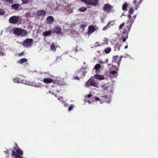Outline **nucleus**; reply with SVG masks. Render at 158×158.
I'll list each match as a JSON object with an SVG mask.
<instances>
[{
    "label": "nucleus",
    "mask_w": 158,
    "mask_h": 158,
    "mask_svg": "<svg viewBox=\"0 0 158 158\" xmlns=\"http://www.w3.org/2000/svg\"><path fill=\"white\" fill-rule=\"evenodd\" d=\"M94 78L96 79L102 80L104 79V77L103 75H101L98 74H96L94 75Z\"/></svg>",
    "instance_id": "18"
},
{
    "label": "nucleus",
    "mask_w": 158,
    "mask_h": 158,
    "mask_svg": "<svg viewBox=\"0 0 158 158\" xmlns=\"http://www.w3.org/2000/svg\"><path fill=\"white\" fill-rule=\"evenodd\" d=\"M57 84L60 86H61L63 85V83L62 81H57Z\"/></svg>",
    "instance_id": "37"
},
{
    "label": "nucleus",
    "mask_w": 158,
    "mask_h": 158,
    "mask_svg": "<svg viewBox=\"0 0 158 158\" xmlns=\"http://www.w3.org/2000/svg\"><path fill=\"white\" fill-rule=\"evenodd\" d=\"M73 108V105H71V106L69 108L68 110L69 111H70L72 110Z\"/></svg>",
    "instance_id": "38"
},
{
    "label": "nucleus",
    "mask_w": 158,
    "mask_h": 158,
    "mask_svg": "<svg viewBox=\"0 0 158 158\" xmlns=\"http://www.w3.org/2000/svg\"><path fill=\"white\" fill-rule=\"evenodd\" d=\"M125 25V23L123 22L122 23L119 27V29L120 30L122 29L123 27Z\"/></svg>",
    "instance_id": "34"
},
{
    "label": "nucleus",
    "mask_w": 158,
    "mask_h": 158,
    "mask_svg": "<svg viewBox=\"0 0 158 158\" xmlns=\"http://www.w3.org/2000/svg\"><path fill=\"white\" fill-rule=\"evenodd\" d=\"M109 27L108 26V25H107L106 26H105L102 29L103 30H105L109 28Z\"/></svg>",
    "instance_id": "40"
},
{
    "label": "nucleus",
    "mask_w": 158,
    "mask_h": 158,
    "mask_svg": "<svg viewBox=\"0 0 158 158\" xmlns=\"http://www.w3.org/2000/svg\"><path fill=\"white\" fill-rule=\"evenodd\" d=\"M107 66L109 67H110V68L111 67L110 66H112V67H113V69H114V66H112V63L111 64H107Z\"/></svg>",
    "instance_id": "42"
},
{
    "label": "nucleus",
    "mask_w": 158,
    "mask_h": 158,
    "mask_svg": "<svg viewBox=\"0 0 158 158\" xmlns=\"http://www.w3.org/2000/svg\"><path fill=\"white\" fill-rule=\"evenodd\" d=\"M128 7V4L127 3H124L122 9L124 10L127 11V7Z\"/></svg>",
    "instance_id": "25"
},
{
    "label": "nucleus",
    "mask_w": 158,
    "mask_h": 158,
    "mask_svg": "<svg viewBox=\"0 0 158 158\" xmlns=\"http://www.w3.org/2000/svg\"><path fill=\"white\" fill-rule=\"evenodd\" d=\"M23 54H24L23 52H22L20 53L19 54V56H22V55H23Z\"/></svg>",
    "instance_id": "47"
},
{
    "label": "nucleus",
    "mask_w": 158,
    "mask_h": 158,
    "mask_svg": "<svg viewBox=\"0 0 158 158\" xmlns=\"http://www.w3.org/2000/svg\"><path fill=\"white\" fill-rule=\"evenodd\" d=\"M33 42L32 39H27L23 42L22 45L25 47L29 48L32 46Z\"/></svg>",
    "instance_id": "6"
},
{
    "label": "nucleus",
    "mask_w": 158,
    "mask_h": 158,
    "mask_svg": "<svg viewBox=\"0 0 158 158\" xmlns=\"http://www.w3.org/2000/svg\"><path fill=\"white\" fill-rule=\"evenodd\" d=\"M101 65L99 64H96L94 66V69L96 70V73H99L98 69L101 68Z\"/></svg>",
    "instance_id": "22"
},
{
    "label": "nucleus",
    "mask_w": 158,
    "mask_h": 158,
    "mask_svg": "<svg viewBox=\"0 0 158 158\" xmlns=\"http://www.w3.org/2000/svg\"><path fill=\"white\" fill-rule=\"evenodd\" d=\"M121 46V44L120 43H117L114 46V50L119 51L120 50V47Z\"/></svg>",
    "instance_id": "23"
},
{
    "label": "nucleus",
    "mask_w": 158,
    "mask_h": 158,
    "mask_svg": "<svg viewBox=\"0 0 158 158\" xmlns=\"http://www.w3.org/2000/svg\"><path fill=\"white\" fill-rule=\"evenodd\" d=\"M85 71H82L81 70H78L76 72V75L78 76L80 78L84 77L85 75Z\"/></svg>",
    "instance_id": "16"
},
{
    "label": "nucleus",
    "mask_w": 158,
    "mask_h": 158,
    "mask_svg": "<svg viewBox=\"0 0 158 158\" xmlns=\"http://www.w3.org/2000/svg\"><path fill=\"white\" fill-rule=\"evenodd\" d=\"M46 14V11L44 10H39L37 11L35 14L36 17L38 18L40 17H43Z\"/></svg>",
    "instance_id": "9"
},
{
    "label": "nucleus",
    "mask_w": 158,
    "mask_h": 158,
    "mask_svg": "<svg viewBox=\"0 0 158 158\" xmlns=\"http://www.w3.org/2000/svg\"><path fill=\"white\" fill-rule=\"evenodd\" d=\"M123 57V56H119L117 55L114 56L113 57L112 64V66L114 67V69H115L117 70H118V67L120 65L122 58Z\"/></svg>",
    "instance_id": "2"
},
{
    "label": "nucleus",
    "mask_w": 158,
    "mask_h": 158,
    "mask_svg": "<svg viewBox=\"0 0 158 158\" xmlns=\"http://www.w3.org/2000/svg\"><path fill=\"white\" fill-rule=\"evenodd\" d=\"M103 10L107 13L110 12L111 11V7L109 4H105L103 7Z\"/></svg>",
    "instance_id": "11"
},
{
    "label": "nucleus",
    "mask_w": 158,
    "mask_h": 158,
    "mask_svg": "<svg viewBox=\"0 0 158 158\" xmlns=\"http://www.w3.org/2000/svg\"><path fill=\"white\" fill-rule=\"evenodd\" d=\"M5 13V11L2 9H0V15H4Z\"/></svg>",
    "instance_id": "33"
},
{
    "label": "nucleus",
    "mask_w": 158,
    "mask_h": 158,
    "mask_svg": "<svg viewBox=\"0 0 158 158\" xmlns=\"http://www.w3.org/2000/svg\"><path fill=\"white\" fill-rule=\"evenodd\" d=\"M86 25L84 24H81L80 25V27L81 29L84 28L86 27Z\"/></svg>",
    "instance_id": "41"
},
{
    "label": "nucleus",
    "mask_w": 158,
    "mask_h": 158,
    "mask_svg": "<svg viewBox=\"0 0 158 158\" xmlns=\"http://www.w3.org/2000/svg\"><path fill=\"white\" fill-rule=\"evenodd\" d=\"M4 2H8L9 3L13 4L14 2L13 0H2Z\"/></svg>",
    "instance_id": "31"
},
{
    "label": "nucleus",
    "mask_w": 158,
    "mask_h": 158,
    "mask_svg": "<svg viewBox=\"0 0 158 158\" xmlns=\"http://www.w3.org/2000/svg\"><path fill=\"white\" fill-rule=\"evenodd\" d=\"M49 92L50 94H52L53 95L54 94V92L53 91H49Z\"/></svg>",
    "instance_id": "48"
},
{
    "label": "nucleus",
    "mask_w": 158,
    "mask_h": 158,
    "mask_svg": "<svg viewBox=\"0 0 158 158\" xmlns=\"http://www.w3.org/2000/svg\"><path fill=\"white\" fill-rule=\"evenodd\" d=\"M20 6V5L18 3H15L11 5L10 9L17 11L19 10V8Z\"/></svg>",
    "instance_id": "12"
},
{
    "label": "nucleus",
    "mask_w": 158,
    "mask_h": 158,
    "mask_svg": "<svg viewBox=\"0 0 158 158\" xmlns=\"http://www.w3.org/2000/svg\"><path fill=\"white\" fill-rule=\"evenodd\" d=\"M87 9V8L86 7H82L79 9V10L81 12H84Z\"/></svg>",
    "instance_id": "30"
},
{
    "label": "nucleus",
    "mask_w": 158,
    "mask_h": 158,
    "mask_svg": "<svg viewBox=\"0 0 158 158\" xmlns=\"http://www.w3.org/2000/svg\"><path fill=\"white\" fill-rule=\"evenodd\" d=\"M134 11V9L132 7H131L128 10L129 14L127 15L128 19L127 21L126 25L124 28L122 36L123 42H125L127 38L129 32L131 30V28L134 22V20L131 18V15L133 14Z\"/></svg>",
    "instance_id": "1"
},
{
    "label": "nucleus",
    "mask_w": 158,
    "mask_h": 158,
    "mask_svg": "<svg viewBox=\"0 0 158 158\" xmlns=\"http://www.w3.org/2000/svg\"><path fill=\"white\" fill-rule=\"evenodd\" d=\"M113 21H110L109 22V23L107 24V25H108V26L110 27L111 26H112L113 24L111 23H113Z\"/></svg>",
    "instance_id": "39"
},
{
    "label": "nucleus",
    "mask_w": 158,
    "mask_h": 158,
    "mask_svg": "<svg viewBox=\"0 0 158 158\" xmlns=\"http://www.w3.org/2000/svg\"><path fill=\"white\" fill-rule=\"evenodd\" d=\"M54 21V18L52 16H48L46 18V23L49 24H52Z\"/></svg>",
    "instance_id": "13"
},
{
    "label": "nucleus",
    "mask_w": 158,
    "mask_h": 158,
    "mask_svg": "<svg viewBox=\"0 0 158 158\" xmlns=\"http://www.w3.org/2000/svg\"><path fill=\"white\" fill-rule=\"evenodd\" d=\"M27 59L26 58H22L21 59H20L19 61V62L20 64H23V63H24V62H26L27 61Z\"/></svg>",
    "instance_id": "28"
},
{
    "label": "nucleus",
    "mask_w": 158,
    "mask_h": 158,
    "mask_svg": "<svg viewBox=\"0 0 158 158\" xmlns=\"http://www.w3.org/2000/svg\"><path fill=\"white\" fill-rule=\"evenodd\" d=\"M101 45L100 44H99L98 42H96L94 44V46H100Z\"/></svg>",
    "instance_id": "43"
},
{
    "label": "nucleus",
    "mask_w": 158,
    "mask_h": 158,
    "mask_svg": "<svg viewBox=\"0 0 158 158\" xmlns=\"http://www.w3.org/2000/svg\"><path fill=\"white\" fill-rule=\"evenodd\" d=\"M117 73V72L116 70H110L109 73V74L110 76H112V77H116L117 75L116 73Z\"/></svg>",
    "instance_id": "20"
},
{
    "label": "nucleus",
    "mask_w": 158,
    "mask_h": 158,
    "mask_svg": "<svg viewBox=\"0 0 158 158\" xmlns=\"http://www.w3.org/2000/svg\"><path fill=\"white\" fill-rule=\"evenodd\" d=\"M51 48L52 50L56 51V48H55V44L54 43H52L51 45Z\"/></svg>",
    "instance_id": "32"
},
{
    "label": "nucleus",
    "mask_w": 158,
    "mask_h": 158,
    "mask_svg": "<svg viewBox=\"0 0 158 158\" xmlns=\"http://www.w3.org/2000/svg\"><path fill=\"white\" fill-rule=\"evenodd\" d=\"M143 0H134V4L135 5V8L136 10L138 9L139 6L141 2Z\"/></svg>",
    "instance_id": "17"
},
{
    "label": "nucleus",
    "mask_w": 158,
    "mask_h": 158,
    "mask_svg": "<svg viewBox=\"0 0 158 158\" xmlns=\"http://www.w3.org/2000/svg\"><path fill=\"white\" fill-rule=\"evenodd\" d=\"M88 28L89 30L87 32V34L89 35H90L95 31V27L92 25H90Z\"/></svg>",
    "instance_id": "15"
},
{
    "label": "nucleus",
    "mask_w": 158,
    "mask_h": 158,
    "mask_svg": "<svg viewBox=\"0 0 158 158\" xmlns=\"http://www.w3.org/2000/svg\"><path fill=\"white\" fill-rule=\"evenodd\" d=\"M85 86L88 87L90 86L97 87V84L95 81L94 78L93 77H92L86 82Z\"/></svg>",
    "instance_id": "5"
},
{
    "label": "nucleus",
    "mask_w": 158,
    "mask_h": 158,
    "mask_svg": "<svg viewBox=\"0 0 158 158\" xmlns=\"http://www.w3.org/2000/svg\"><path fill=\"white\" fill-rule=\"evenodd\" d=\"M52 33V31H46L43 33L42 35L45 37H46L50 35Z\"/></svg>",
    "instance_id": "21"
},
{
    "label": "nucleus",
    "mask_w": 158,
    "mask_h": 158,
    "mask_svg": "<svg viewBox=\"0 0 158 158\" xmlns=\"http://www.w3.org/2000/svg\"><path fill=\"white\" fill-rule=\"evenodd\" d=\"M16 153H18V154H19V155H23V152L22 150H21L20 149H17L16 150Z\"/></svg>",
    "instance_id": "29"
},
{
    "label": "nucleus",
    "mask_w": 158,
    "mask_h": 158,
    "mask_svg": "<svg viewBox=\"0 0 158 158\" xmlns=\"http://www.w3.org/2000/svg\"><path fill=\"white\" fill-rule=\"evenodd\" d=\"M74 79H75L78 80V79H80V78L78 76H77H77H74Z\"/></svg>",
    "instance_id": "45"
},
{
    "label": "nucleus",
    "mask_w": 158,
    "mask_h": 158,
    "mask_svg": "<svg viewBox=\"0 0 158 158\" xmlns=\"http://www.w3.org/2000/svg\"><path fill=\"white\" fill-rule=\"evenodd\" d=\"M43 81L45 83H49L53 82V80L51 78H44L43 79Z\"/></svg>",
    "instance_id": "19"
},
{
    "label": "nucleus",
    "mask_w": 158,
    "mask_h": 158,
    "mask_svg": "<svg viewBox=\"0 0 158 158\" xmlns=\"http://www.w3.org/2000/svg\"><path fill=\"white\" fill-rule=\"evenodd\" d=\"M94 97L92 96L91 94H88L85 97V100L86 102H87L89 103H92L93 101H94Z\"/></svg>",
    "instance_id": "10"
},
{
    "label": "nucleus",
    "mask_w": 158,
    "mask_h": 158,
    "mask_svg": "<svg viewBox=\"0 0 158 158\" xmlns=\"http://www.w3.org/2000/svg\"><path fill=\"white\" fill-rule=\"evenodd\" d=\"M136 15H135L133 16L132 18H131L132 19H133L134 20L135 19V18L136 17Z\"/></svg>",
    "instance_id": "46"
},
{
    "label": "nucleus",
    "mask_w": 158,
    "mask_h": 158,
    "mask_svg": "<svg viewBox=\"0 0 158 158\" xmlns=\"http://www.w3.org/2000/svg\"><path fill=\"white\" fill-rule=\"evenodd\" d=\"M111 51V48L110 47L106 48L104 49V52L106 54L110 53Z\"/></svg>",
    "instance_id": "26"
},
{
    "label": "nucleus",
    "mask_w": 158,
    "mask_h": 158,
    "mask_svg": "<svg viewBox=\"0 0 158 158\" xmlns=\"http://www.w3.org/2000/svg\"><path fill=\"white\" fill-rule=\"evenodd\" d=\"M19 16H13L9 19V22L10 23L16 24L19 22Z\"/></svg>",
    "instance_id": "7"
},
{
    "label": "nucleus",
    "mask_w": 158,
    "mask_h": 158,
    "mask_svg": "<svg viewBox=\"0 0 158 158\" xmlns=\"http://www.w3.org/2000/svg\"><path fill=\"white\" fill-rule=\"evenodd\" d=\"M127 47H128V46L127 45H126L125 47V49H127Z\"/></svg>",
    "instance_id": "49"
},
{
    "label": "nucleus",
    "mask_w": 158,
    "mask_h": 158,
    "mask_svg": "<svg viewBox=\"0 0 158 158\" xmlns=\"http://www.w3.org/2000/svg\"><path fill=\"white\" fill-rule=\"evenodd\" d=\"M22 2V4H27L29 2V0H21Z\"/></svg>",
    "instance_id": "35"
},
{
    "label": "nucleus",
    "mask_w": 158,
    "mask_h": 158,
    "mask_svg": "<svg viewBox=\"0 0 158 158\" xmlns=\"http://www.w3.org/2000/svg\"><path fill=\"white\" fill-rule=\"evenodd\" d=\"M13 81L15 82H17V83H19V79L17 78H15L13 79Z\"/></svg>",
    "instance_id": "36"
},
{
    "label": "nucleus",
    "mask_w": 158,
    "mask_h": 158,
    "mask_svg": "<svg viewBox=\"0 0 158 158\" xmlns=\"http://www.w3.org/2000/svg\"><path fill=\"white\" fill-rule=\"evenodd\" d=\"M102 103L104 102L108 103L110 101V97L109 95L103 94L102 95Z\"/></svg>",
    "instance_id": "8"
},
{
    "label": "nucleus",
    "mask_w": 158,
    "mask_h": 158,
    "mask_svg": "<svg viewBox=\"0 0 158 158\" xmlns=\"http://www.w3.org/2000/svg\"><path fill=\"white\" fill-rule=\"evenodd\" d=\"M53 32L58 34H61L62 31L60 27L59 26H56L53 30Z\"/></svg>",
    "instance_id": "14"
},
{
    "label": "nucleus",
    "mask_w": 158,
    "mask_h": 158,
    "mask_svg": "<svg viewBox=\"0 0 158 158\" xmlns=\"http://www.w3.org/2000/svg\"><path fill=\"white\" fill-rule=\"evenodd\" d=\"M81 2H84L87 5L95 6H97L99 2V0H80Z\"/></svg>",
    "instance_id": "4"
},
{
    "label": "nucleus",
    "mask_w": 158,
    "mask_h": 158,
    "mask_svg": "<svg viewBox=\"0 0 158 158\" xmlns=\"http://www.w3.org/2000/svg\"><path fill=\"white\" fill-rule=\"evenodd\" d=\"M5 55V53L4 52H0V56H3Z\"/></svg>",
    "instance_id": "44"
},
{
    "label": "nucleus",
    "mask_w": 158,
    "mask_h": 158,
    "mask_svg": "<svg viewBox=\"0 0 158 158\" xmlns=\"http://www.w3.org/2000/svg\"><path fill=\"white\" fill-rule=\"evenodd\" d=\"M13 32L15 35L22 36H24L27 34V31L25 30L17 28H14Z\"/></svg>",
    "instance_id": "3"
},
{
    "label": "nucleus",
    "mask_w": 158,
    "mask_h": 158,
    "mask_svg": "<svg viewBox=\"0 0 158 158\" xmlns=\"http://www.w3.org/2000/svg\"><path fill=\"white\" fill-rule=\"evenodd\" d=\"M12 153L15 156L16 158H23L19 154L16 153V152L14 150H12Z\"/></svg>",
    "instance_id": "24"
},
{
    "label": "nucleus",
    "mask_w": 158,
    "mask_h": 158,
    "mask_svg": "<svg viewBox=\"0 0 158 158\" xmlns=\"http://www.w3.org/2000/svg\"><path fill=\"white\" fill-rule=\"evenodd\" d=\"M94 101H99L101 102V103H102V95L100 96V97H97L94 96Z\"/></svg>",
    "instance_id": "27"
}]
</instances>
